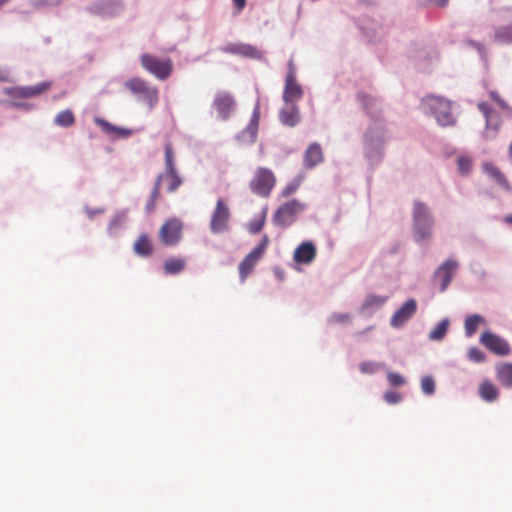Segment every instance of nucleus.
I'll use <instances>...</instances> for the list:
<instances>
[{"mask_svg": "<svg viewBox=\"0 0 512 512\" xmlns=\"http://www.w3.org/2000/svg\"><path fill=\"white\" fill-rule=\"evenodd\" d=\"M124 87L139 101L152 110L159 102V90L147 80L133 77L125 81Z\"/></svg>", "mask_w": 512, "mask_h": 512, "instance_id": "f257e3e1", "label": "nucleus"}, {"mask_svg": "<svg viewBox=\"0 0 512 512\" xmlns=\"http://www.w3.org/2000/svg\"><path fill=\"white\" fill-rule=\"evenodd\" d=\"M434 220L427 207L421 201L413 204V232L417 242L428 240L432 236Z\"/></svg>", "mask_w": 512, "mask_h": 512, "instance_id": "f03ea898", "label": "nucleus"}, {"mask_svg": "<svg viewBox=\"0 0 512 512\" xmlns=\"http://www.w3.org/2000/svg\"><path fill=\"white\" fill-rule=\"evenodd\" d=\"M142 68L156 79L164 81L168 79L174 70L173 61L170 58H158L152 54L144 53L140 56Z\"/></svg>", "mask_w": 512, "mask_h": 512, "instance_id": "7ed1b4c3", "label": "nucleus"}, {"mask_svg": "<svg viewBox=\"0 0 512 512\" xmlns=\"http://www.w3.org/2000/svg\"><path fill=\"white\" fill-rule=\"evenodd\" d=\"M276 184V177L272 170L259 167L255 170L249 182L250 190L260 196L269 197Z\"/></svg>", "mask_w": 512, "mask_h": 512, "instance_id": "20e7f679", "label": "nucleus"}, {"mask_svg": "<svg viewBox=\"0 0 512 512\" xmlns=\"http://www.w3.org/2000/svg\"><path fill=\"white\" fill-rule=\"evenodd\" d=\"M424 103L432 111L439 125L446 127L456 123L450 101L439 96H427Z\"/></svg>", "mask_w": 512, "mask_h": 512, "instance_id": "39448f33", "label": "nucleus"}, {"mask_svg": "<svg viewBox=\"0 0 512 512\" xmlns=\"http://www.w3.org/2000/svg\"><path fill=\"white\" fill-rule=\"evenodd\" d=\"M306 205L296 199L282 204L274 213L273 221L276 225L287 227L291 225L296 217L304 211Z\"/></svg>", "mask_w": 512, "mask_h": 512, "instance_id": "423d86ee", "label": "nucleus"}, {"mask_svg": "<svg viewBox=\"0 0 512 512\" xmlns=\"http://www.w3.org/2000/svg\"><path fill=\"white\" fill-rule=\"evenodd\" d=\"M268 237L264 236L261 242L239 264V276L244 282L262 258L268 246Z\"/></svg>", "mask_w": 512, "mask_h": 512, "instance_id": "0eeeda50", "label": "nucleus"}, {"mask_svg": "<svg viewBox=\"0 0 512 512\" xmlns=\"http://www.w3.org/2000/svg\"><path fill=\"white\" fill-rule=\"evenodd\" d=\"M303 96L302 87L297 83L293 61H289L286 75L283 100L286 104H295Z\"/></svg>", "mask_w": 512, "mask_h": 512, "instance_id": "6e6552de", "label": "nucleus"}, {"mask_svg": "<svg viewBox=\"0 0 512 512\" xmlns=\"http://www.w3.org/2000/svg\"><path fill=\"white\" fill-rule=\"evenodd\" d=\"M478 109L482 112L485 117L486 125L484 131L485 139H493L496 137L499 128L501 126V117L500 115L493 110L489 104L486 102H480L478 104Z\"/></svg>", "mask_w": 512, "mask_h": 512, "instance_id": "1a4fd4ad", "label": "nucleus"}, {"mask_svg": "<svg viewBox=\"0 0 512 512\" xmlns=\"http://www.w3.org/2000/svg\"><path fill=\"white\" fill-rule=\"evenodd\" d=\"M182 223L178 219L167 220L160 228L159 237L165 246H174L182 237Z\"/></svg>", "mask_w": 512, "mask_h": 512, "instance_id": "9d476101", "label": "nucleus"}, {"mask_svg": "<svg viewBox=\"0 0 512 512\" xmlns=\"http://www.w3.org/2000/svg\"><path fill=\"white\" fill-rule=\"evenodd\" d=\"M230 210L222 199H218L210 221V229L213 233H221L228 228Z\"/></svg>", "mask_w": 512, "mask_h": 512, "instance_id": "9b49d317", "label": "nucleus"}, {"mask_svg": "<svg viewBox=\"0 0 512 512\" xmlns=\"http://www.w3.org/2000/svg\"><path fill=\"white\" fill-rule=\"evenodd\" d=\"M480 342L492 353L500 356H506L510 353L508 342L500 336L489 331L483 332Z\"/></svg>", "mask_w": 512, "mask_h": 512, "instance_id": "f8f14e48", "label": "nucleus"}, {"mask_svg": "<svg viewBox=\"0 0 512 512\" xmlns=\"http://www.w3.org/2000/svg\"><path fill=\"white\" fill-rule=\"evenodd\" d=\"M51 87L50 82H41L34 86H24V87H13L7 89L6 93L14 98V99H25V98H31L36 97L47 90H49Z\"/></svg>", "mask_w": 512, "mask_h": 512, "instance_id": "ddd939ff", "label": "nucleus"}, {"mask_svg": "<svg viewBox=\"0 0 512 512\" xmlns=\"http://www.w3.org/2000/svg\"><path fill=\"white\" fill-rule=\"evenodd\" d=\"M458 267V263L455 260L445 261L435 272L434 280L440 284V291L443 292L449 286L453 274Z\"/></svg>", "mask_w": 512, "mask_h": 512, "instance_id": "4468645a", "label": "nucleus"}, {"mask_svg": "<svg viewBox=\"0 0 512 512\" xmlns=\"http://www.w3.org/2000/svg\"><path fill=\"white\" fill-rule=\"evenodd\" d=\"M317 255V249L312 241L302 242L294 251L293 260L298 264H310Z\"/></svg>", "mask_w": 512, "mask_h": 512, "instance_id": "2eb2a0df", "label": "nucleus"}, {"mask_svg": "<svg viewBox=\"0 0 512 512\" xmlns=\"http://www.w3.org/2000/svg\"><path fill=\"white\" fill-rule=\"evenodd\" d=\"M416 309V301L414 299L407 300L392 316L391 325L396 328L401 327L415 314Z\"/></svg>", "mask_w": 512, "mask_h": 512, "instance_id": "dca6fc26", "label": "nucleus"}, {"mask_svg": "<svg viewBox=\"0 0 512 512\" xmlns=\"http://www.w3.org/2000/svg\"><path fill=\"white\" fill-rule=\"evenodd\" d=\"M223 51L226 53L239 55L245 58L258 60L262 58V52L259 49L246 43L229 44L223 48Z\"/></svg>", "mask_w": 512, "mask_h": 512, "instance_id": "f3484780", "label": "nucleus"}, {"mask_svg": "<svg viewBox=\"0 0 512 512\" xmlns=\"http://www.w3.org/2000/svg\"><path fill=\"white\" fill-rule=\"evenodd\" d=\"M213 104L221 117L223 119H227L234 107L235 102L230 94L226 92H219L215 96Z\"/></svg>", "mask_w": 512, "mask_h": 512, "instance_id": "a211bd4d", "label": "nucleus"}, {"mask_svg": "<svg viewBox=\"0 0 512 512\" xmlns=\"http://www.w3.org/2000/svg\"><path fill=\"white\" fill-rule=\"evenodd\" d=\"M324 160L323 150L318 143H312L304 153L303 163L306 168H313Z\"/></svg>", "mask_w": 512, "mask_h": 512, "instance_id": "6ab92c4d", "label": "nucleus"}, {"mask_svg": "<svg viewBox=\"0 0 512 512\" xmlns=\"http://www.w3.org/2000/svg\"><path fill=\"white\" fill-rule=\"evenodd\" d=\"M259 120H260V107L257 104L253 110V114H252L251 120H250L247 128L241 133V135L239 137L245 138L246 135H248L249 136L248 141L254 142L257 137V133H258Z\"/></svg>", "mask_w": 512, "mask_h": 512, "instance_id": "aec40b11", "label": "nucleus"}, {"mask_svg": "<svg viewBox=\"0 0 512 512\" xmlns=\"http://www.w3.org/2000/svg\"><path fill=\"white\" fill-rule=\"evenodd\" d=\"M280 119L284 125L295 126L300 120L298 107L295 104H286L280 111Z\"/></svg>", "mask_w": 512, "mask_h": 512, "instance_id": "412c9836", "label": "nucleus"}, {"mask_svg": "<svg viewBox=\"0 0 512 512\" xmlns=\"http://www.w3.org/2000/svg\"><path fill=\"white\" fill-rule=\"evenodd\" d=\"M133 250L135 254L147 257L150 256L153 252V245L150 237L147 234H141L135 241L133 245Z\"/></svg>", "mask_w": 512, "mask_h": 512, "instance_id": "4be33fe9", "label": "nucleus"}, {"mask_svg": "<svg viewBox=\"0 0 512 512\" xmlns=\"http://www.w3.org/2000/svg\"><path fill=\"white\" fill-rule=\"evenodd\" d=\"M484 170L486 173L491 176L498 185H500L503 189L507 191H511V186L506 179L505 175L500 171L499 168L494 166L493 164L486 163L484 164Z\"/></svg>", "mask_w": 512, "mask_h": 512, "instance_id": "5701e85b", "label": "nucleus"}, {"mask_svg": "<svg viewBox=\"0 0 512 512\" xmlns=\"http://www.w3.org/2000/svg\"><path fill=\"white\" fill-rule=\"evenodd\" d=\"M95 123L101 127V129L110 135H116L118 137H127L131 135V130L116 127L102 118H95Z\"/></svg>", "mask_w": 512, "mask_h": 512, "instance_id": "b1692460", "label": "nucleus"}, {"mask_svg": "<svg viewBox=\"0 0 512 512\" xmlns=\"http://www.w3.org/2000/svg\"><path fill=\"white\" fill-rule=\"evenodd\" d=\"M497 380L505 387L512 388V363L500 364L496 368Z\"/></svg>", "mask_w": 512, "mask_h": 512, "instance_id": "393cba45", "label": "nucleus"}, {"mask_svg": "<svg viewBox=\"0 0 512 512\" xmlns=\"http://www.w3.org/2000/svg\"><path fill=\"white\" fill-rule=\"evenodd\" d=\"M479 395L484 401L493 402L498 398L499 392L492 382L483 381L479 386Z\"/></svg>", "mask_w": 512, "mask_h": 512, "instance_id": "a878e982", "label": "nucleus"}, {"mask_svg": "<svg viewBox=\"0 0 512 512\" xmlns=\"http://www.w3.org/2000/svg\"><path fill=\"white\" fill-rule=\"evenodd\" d=\"M186 261L183 258H169L164 262L163 268L166 274L173 275L182 272Z\"/></svg>", "mask_w": 512, "mask_h": 512, "instance_id": "bb28decb", "label": "nucleus"}, {"mask_svg": "<svg viewBox=\"0 0 512 512\" xmlns=\"http://www.w3.org/2000/svg\"><path fill=\"white\" fill-rule=\"evenodd\" d=\"M485 320L478 314L468 316L465 320L464 329L467 337H471L478 329L479 325L484 324Z\"/></svg>", "mask_w": 512, "mask_h": 512, "instance_id": "cd10ccee", "label": "nucleus"}, {"mask_svg": "<svg viewBox=\"0 0 512 512\" xmlns=\"http://www.w3.org/2000/svg\"><path fill=\"white\" fill-rule=\"evenodd\" d=\"M163 179L168 181L167 191L172 193L176 191L183 183L181 176L178 174L177 170L167 171L162 174Z\"/></svg>", "mask_w": 512, "mask_h": 512, "instance_id": "c85d7f7f", "label": "nucleus"}, {"mask_svg": "<svg viewBox=\"0 0 512 512\" xmlns=\"http://www.w3.org/2000/svg\"><path fill=\"white\" fill-rule=\"evenodd\" d=\"M54 123L61 127H71L75 123L74 113L70 109L63 110L56 115Z\"/></svg>", "mask_w": 512, "mask_h": 512, "instance_id": "c756f323", "label": "nucleus"}, {"mask_svg": "<svg viewBox=\"0 0 512 512\" xmlns=\"http://www.w3.org/2000/svg\"><path fill=\"white\" fill-rule=\"evenodd\" d=\"M495 41L501 44L512 43V24L500 27L495 32Z\"/></svg>", "mask_w": 512, "mask_h": 512, "instance_id": "7c9ffc66", "label": "nucleus"}, {"mask_svg": "<svg viewBox=\"0 0 512 512\" xmlns=\"http://www.w3.org/2000/svg\"><path fill=\"white\" fill-rule=\"evenodd\" d=\"M162 180H163V175H158L156 178L154 187L152 189V192H151L150 200L148 201V203L146 205V210L148 212H152L155 209L156 202L158 200L159 193H160V186H161Z\"/></svg>", "mask_w": 512, "mask_h": 512, "instance_id": "2f4dec72", "label": "nucleus"}, {"mask_svg": "<svg viewBox=\"0 0 512 512\" xmlns=\"http://www.w3.org/2000/svg\"><path fill=\"white\" fill-rule=\"evenodd\" d=\"M165 172L167 171H172V170H177L176 169V166H175V155H174V150H173V147L170 143H167L165 145Z\"/></svg>", "mask_w": 512, "mask_h": 512, "instance_id": "473e14b6", "label": "nucleus"}, {"mask_svg": "<svg viewBox=\"0 0 512 512\" xmlns=\"http://www.w3.org/2000/svg\"><path fill=\"white\" fill-rule=\"evenodd\" d=\"M448 320H442L429 334L431 340H441L448 330Z\"/></svg>", "mask_w": 512, "mask_h": 512, "instance_id": "72a5a7b5", "label": "nucleus"}, {"mask_svg": "<svg viewBox=\"0 0 512 512\" xmlns=\"http://www.w3.org/2000/svg\"><path fill=\"white\" fill-rule=\"evenodd\" d=\"M421 389L423 393L431 395L435 391V381L432 377L426 376L421 380Z\"/></svg>", "mask_w": 512, "mask_h": 512, "instance_id": "f704fd0d", "label": "nucleus"}, {"mask_svg": "<svg viewBox=\"0 0 512 512\" xmlns=\"http://www.w3.org/2000/svg\"><path fill=\"white\" fill-rule=\"evenodd\" d=\"M359 98L361 100L363 107L370 113H372L371 110H373V108H376L378 106L377 100L374 99L372 96L361 94L359 95Z\"/></svg>", "mask_w": 512, "mask_h": 512, "instance_id": "c9c22d12", "label": "nucleus"}, {"mask_svg": "<svg viewBox=\"0 0 512 512\" xmlns=\"http://www.w3.org/2000/svg\"><path fill=\"white\" fill-rule=\"evenodd\" d=\"M300 186L299 180H293L289 182L281 191V196L284 198L289 197L290 195L294 194Z\"/></svg>", "mask_w": 512, "mask_h": 512, "instance_id": "e433bc0d", "label": "nucleus"}, {"mask_svg": "<svg viewBox=\"0 0 512 512\" xmlns=\"http://www.w3.org/2000/svg\"><path fill=\"white\" fill-rule=\"evenodd\" d=\"M380 368V364L372 361L363 362L359 369L363 374H373Z\"/></svg>", "mask_w": 512, "mask_h": 512, "instance_id": "4c0bfd02", "label": "nucleus"}, {"mask_svg": "<svg viewBox=\"0 0 512 512\" xmlns=\"http://www.w3.org/2000/svg\"><path fill=\"white\" fill-rule=\"evenodd\" d=\"M387 379L389 384L394 387L402 386L403 384H405L404 377L398 373L389 372L387 374Z\"/></svg>", "mask_w": 512, "mask_h": 512, "instance_id": "58836bf2", "label": "nucleus"}, {"mask_svg": "<svg viewBox=\"0 0 512 512\" xmlns=\"http://www.w3.org/2000/svg\"><path fill=\"white\" fill-rule=\"evenodd\" d=\"M468 356L474 362H483L485 360V354L476 347L469 349Z\"/></svg>", "mask_w": 512, "mask_h": 512, "instance_id": "ea45409f", "label": "nucleus"}, {"mask_svg": "<svg viewBox=\"0 0 512 512\" xmlns=\"http://www.w3.org/2000/svg\"><path fill=\"white\" fill-rule=\"evenodd\" d=\"M386 301V298L385 297H382V296H377V295H371L369 297H367L366 301H365V306L367 307H372V306H381L385 303Z\"/></svg>", "mask_w": 512, "mask_h": 512, "instance_id": "a19ab883", "label": "nucleus"}, {"mask_svg": "<svg viewBox=\"0 0 512 512\" xmlns=\"http://www.w3.org/2000/svg\"><path fill=\"white\" fill-rule=\"evenodd\" d=\"M458 170L465 174L470 171L471 168V161L468 158L460 157L457 162Z\"/></svg>", "mask_w": 512, "mask_h": 512, "instance_id": "79ce46f5", "label": "nucleus"}, {"mask_svg": "<svg viewBox=\"0 0 512 512\" xmlns=\"http://www.w3.org/2000/svg\"><path fill=\"white\" fill-rule=\"evenodd\" d=\"M384 399L389 404H396L401 401V395L394 391H388L384 394Z\"/></svg>", "mask_w": 512, "mask_h": 512, "instance_id": "37998d69", "label": "nucleus"}, {"mask_svg": "<svg viewBox=\"0 0 512 512\" xmlns=\"http://www.w3.org/2000/svg\"><path fill=\"white\" fill-rule=\"evenodd\" d=\"M490 97L492 98V100L494 102H496L500 108L504 109V110H507L509 109V106L508 104L506 103L505 100H503L501 98V96L496 92V91H490L489 93Z\"/></svg>", "mask_w": 512, "mask_h": 512, "instance_id": "c03bdc74", "label": "nucleus"}, {"mask_svg": "<svg viewBox=\"0 0 512 512\" xmlns=\"http://www.w3.org/2000/svg\"><path fill=\"white\" fill-rule=\"evenodd\" d=\"M124 220H125L124 215H117L116 217H114L111 220V229L121 226L122 223L124 222Z\"/></svg>", "mask_w": 512, "mask_h": 512, "instance_id": "a18cd8bd", "label": "nucleus"}, {"mask_svg": "<svg viewBox=\"0 0 512 512\" xmlns=\"http://www.w3.org/2000/svg\"><path fill=\"white\" fill-rule=\"evenodd\" d=\"M232 1L237 8V12L242 11L246 5V0H232Z\"/></svg>", "mask_w": 512, "mask_h": 512, "instance_id": "49530a36", "label": "nucleus"}, {"mask_svg": "<svg viewBox=\"0 0 512 512\" xmlns=\"http://www.w3.org/2000/svg\"><path fill=\"white\" fill-rule=\"evenodd\" d=\"M335 318L339 322H345V321L349 320V315H347V314L337 315V316H335Z\"/></svg>", "mask_w": 512, "mask_h": 512, "instance_id": "de8ad7c7", "label": "nucleus"}, {"mask_svg": "<svg viewBox=\"0 0 512 512\" xmlns=\"http://www.w3.org/2000/svg\"><path fill=\"white\" fill-rule=\"evenodd\" d=\"M503 221L505 224L512 226V214L505 215Z\"/></svg>", "mask_w": 512, "mask_h": 512, "instance_id": "09e8293b", "label": "nucleus"}, {"mask_svg": "<svg viewBox=\"0 0 512 512\" xmlns=\"http://www.w3.org/2000/svg\"><path fill=\"white\" fill-rule=\"evenodd\" d=\"M262 225H263L262 223H260V224H258V225H255V227H253V228L251 229V231H252L253 233H258V232L262 229Z\"/></svg>", "mask_w": 512, "mask_h": 512, "instance_id": "8fccbe9b", "label": "nucleus"}, {"mask_svg": "<svg viewBox=\"0 0 512 512\" xmlns=\"http://www.w3.org/2000/svg\"><path fill=\"white\" fill-rule=\"evenodd\" d=\"M8 0H0V7L4 5Z\"/></svg>", "mask_w": 512, "mask_h": 512, "instance_id": "3c124183", "label": "nucleus"}, {"mask_svg": "<svg viewBox=\"0 0 512 512\" xmlns=\"http://www.w3.org/2000/svg\"><path fill=\"white\" fill-rule=\"evenodd\" d=\"M16 107H22L21 104H14Z\"/></svg>", "mask_w": 512, "mask_h": 512, "instance_id": "603ef678", "label": "nucleus"}]
</instances>
